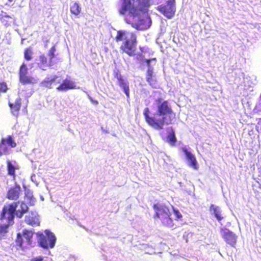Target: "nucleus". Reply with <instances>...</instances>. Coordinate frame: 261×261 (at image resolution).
<instances>
[{
  "label": "nucleus",
  "instance_id": "f257e3e1",
  "mask_svg": "<svg viewBox=\"0 0 261 261\" xmlns=\"http://www.w3.org/2000/svg\"><path fill=\"white\" fill-rule=\"evenodd\" d=\"M138 5L137 0H121L118 12L120 15L125 16L126 22L131 24L133 28L145 30L151 25V21L146 12L138 8Z\"/></svg>",
  "mask_w": 261,
  "mask_h": 261
},
{
  "label": "nucleus",
  "instance_id": "f03ea898",
  "mask_svg": "<svg viewBox=\"0 0 261 261\" xmlns=\"http://www.w3.org/2000/svg\"><path fill=\"white\" fill-rule=\"evenodd\" d=\"M117 42L123 41L120 49L129 56L135 54L136 48V37L135 34L126 31H119L116 37Z\"/></svg>",
  "mask_w": 261,
  "mask_h": 261
},
{
  "label": "nucleus",
  "instance_id": "7ed1b4c3",
  "mask_svg": "<svg viewBox=\"0 0 261 261\" xmlns=\"http://www.w3.org/2000/svg\"><path fill=\"white\" fill-rule=\"evenodd\" d=\"M16 207V204L5 205L1 215L2 219H7L8 224H0V240L8 232V228L9 225L13 224L14 213Z\"/></svg>",
  "mask_w": 261,
  "mask_h": 261
},
{
  "label": "nucleus",
  "instance_id": "20e7f679",
  "mask_svg": "<svg viewBox=\"0 0 261 261\" xmlns=\"http://www.w3.org/2000/svg\"><path fill=\"white\" fill-rule=\"evenodd\" d=\"M153 209L155 217L159 218L164 225L170 227L173 226V221L170 217V213L167 206L164 204L158 203L154 204Z\"/></svg>",
  "mask_w": 261,
  "mask_h": 261
},
{
  "label": "nucleus",
  "instance_id": "39448f33",
  "mask_svg": "<svg viewBox=\"0 0 261 261\" xmlns=\"http://www.w3.org/2000/svg\"><path fill=\"white\" fill-rule=\"evenodd\" d=\"M37 235L40 246L45 249L53 248L55 244L56 238L55 236L48 230H45L44 233L38 232Z\"/></svg>",
  "mask_w": 261,
  "mask_h": 261
},
{
  "label": "nucleus",
  "instance_id": "423d86ee",
  "mask_svg": "<svg viewBox=\"0 0 261 261\" xmlns=\"http://www.w3.org/2000/svg\"><path fill=\"white\" fill-rule=\"evenodd\" d=\"M172 110L171 108L168 106L167 101H164L162 103L158 105V111L156 112V117L157 118H161L162 121L165 120V119H169L170 122L168 123H164L163 124V127L165 124H169L171 123L172 120L170 116H168V115L171 114Z\"/></svg>",
  "mask_w": 261,
  "mask_h": 261
},
{
  "label": "nucleus",
  "instance_id": "0eeeda50",
  "mask_svg": "<svg viewBox=\"0 0 261 261\" xmlns=\"http://www.w3.org/2000/svg\"><path fill=\"white\" fill-rule=\"evenodd\" d=\"M149 109L146 108L144 109L143 114L145 116L146 122L149 125L156 129H161L163 128V124L165 122L168 123L170 122L169 119H165V120L162 121L161 118H157L156 115L153 118L149 116Z\"/></svg>",
  "mask_w": 261,
  "mask_h": 261
},
{
  "label": "nucleus",
  "instance_id": "6e6552de",
  "mask_svg": "<svg viewBox=\"0 0 261 261\" xmlns=\"http://www.w3.org/2000/svg\"><path fill=\"white\" fill-rule=\"evenodd\" d=\"M33 233L32 231L25 230L22 236L18 233L16 242L19 246L22 248H29L33 246L32 238Z\"/></svg>",
  "mask_w": 261,
  "mask_h": 261
},
{
  "label": "nucleus",
  "instance_id": "1a4fd4ad",
  "mask_svg": "<svg viewBox=\"0 0 261 261\" xmlns=\"http://www.w3.org/2000/svg\"><path fill=\"white\" fill-rule=\"evenodd\" d=\"M220 234L226 242L232 247H234L237 236L232 231L225 228H220Z\"/></svg>",
  "mask_w": 261,
  "mask_h": 261
},
{
  "label": "nucleus",
  "instance_id": "9d476101",
  "mask_svg": "<svg viewBox=\"0 0 261 261\" xmlns=\"http://www.w3.org/2000/svg\"><path fill=\"white\" fill-rule=\"evenodd\" d=\"M159 10L166 17L171 18L175 11V1L170 0L168 1L167 5L164 6H160Z\"/></svg>",
  "mask_w": 261,
  "mask_h": 261
},
{
  "label": "nucleus",
  "instance_id": "9b49d317",
  "mask_svg": "<svg viewBox=\"0 0 261 261\" xmlns=\"http://www.w3.org/2000/svg\"><path fill=\"white\" fill-rule=\"evenodd\" d=\"M182 151L185 153L186 155L188 165L195 170L198 169V165L196 161V158L190 151H189L187 148L183 147L182 148Z\"/></svg>",
  "mask_w": 261,
  "mask_h": 261
},
{
  "label": "nucleus",
  "instance_id": "f8f14e48",
  "mask_svg": "<svg viewBox=\"0 0 261 261\" xmlns=\"http://www.w3.org/2000/svg\"><path fill=\"white\" fill-rule=\"evenodd\" d=\"M25 222L32 226H38L40 224V219L36 212H31L25 218Z\"/></svg>",
  "mask_w": 261,
  "mask_h": 261
},
{
  "label": "nucleus",
  "instance_id": "ddd939ff",
  "mask_svg": "<svg viewBox=\"0 0 261 261\" xmlns=\"http://www.w3.org/2000/svg\"><path fill=\"white\" fill-rule=\"evenodd\" d=\"M116 78L118 80L119 86L123 90L127 98H129V88L128 82L127 80L123 79L120 74H117Z\"/></svg>",
  "mask_w": 261,
  "mask_h": 261
},
{
  "label": "nucleus",
  "instance_id": "4468645a",
  "mask_svg": "<svg viewBox=\"0 0 261 261\" xmlns=\"http://www.w3.org/2000/svg\"><path fill=\"white\" fill-rule=\"evenodd\" d=\"M16 204V207L14 212H15V215L19 218H21L24 213H25L28 210V206L27 205L23 202L18 201L17 202H14L12 203L11 205L13 204Z\"/></svg>",
  "mask_w": 261,
  "mask_h": 261
},
{
  "label": "nucleus",
  "instance_id": "2eb2a0df",
  "mask_svg": "<svg viewBox=\"0 0 261 261\" xmlns=\"http://www.w3.org/2000/svg\"><path fill=\"white\" fill-rule=\"evenodd\" d=\"M20 193V187L19 186L11 188L7 193V197L10 200H17Z\"/></svg>",
  "mask_w": 261,
  "mask_h": 261
},
{
  "label": "nucleus",
  "instance_id": "dca6fc26",
  "mask_svg": "<svg viewBox=\"0 0 261 261\" xmlns=\"http://www.w3.org/2000/svg\"><path fill=\"white\" fill-rule=\"evenodd\" d=\"M72 89H76L74 82L67 79L65 80L62 84L57 88L59 91H67Z\"/></svg>",
  "mask_w": 261,
  "mask_h": 261
},
{
  "label": "nucleus",
  "instance_id": "f3484780",
  "mask_svg": "<svg viewBox=\"0 0 261 261\" xmlns=\"http://www.w3.org/2000/svg\"><path fill=\"white\" fill-rule=\"evenodd\" d=\"M145 62L146 63L147 66L148 67V69L146 73V78L154 76L153 75V68L151 64H152V65H154L155 64L156 59L152 58L150 59H145Z\"/></svg>",
  "mask_w": 261,
  "mask_h": 261
},
{
  "label": "nucleus",
  "instance_id": "a211bd4d",
  "mask_svg": "<svg viewBox=\"0 0 261 261\" xmlns=\"http://www.w3.org/2000/svg\"><path fill=\"white\" fill-rule=\"evenodd\" d=\"M9 106L11 110L12 114L17 116L18 115V112L21 106V99L18 98L16 100L14 103H9Z\"/></svg>",
  "mask_w": 261,
  "mask_h": 261
},
{
  "label": "nucleus",
  "instance_id": "6ab92c4d",
  "mask_svg": "<svg viewBox=\"0 0 261 261\" xmlns=\"http://www.w3.org/2000/svg\"><path fill=\"white\" fill-rule=\"evenodd\" d=\"M210 211L214 214L218 221H221L223 219V218L221 215V210L219 206L212 204L210 207Z\"/></svg>",
  "mask_w": 261,
  "mask_h": 261
},
{
  "label": "nucleus",
  "instance_id": "aec40b11",
  "mask_svg": "<svg viewBox=\"0 0 261 261\" xmlns=\"http://www.w3.org/2000/svg\"><path fill=\"white\" fill-rule=\"evenodd\" d=\"M19 80L23 84H34L37 83V80L35 78L27 76V74L20 76Z\"/></svg>",
  "mask_w": 261,
  "mask_h": 261
},
{
  "label": "nucleus",
  "instance_id": "412c9836",
  "mask_svg": "<svg viewBox=\"0 0 261 261\" xmlns=\"http://www.w3.org/2000/svg\"><path fill=\"white\" fill-rule=\"evenodd\" d=\"M57 79V76L56 75H54L51 77H47L46 79L41 83L42 85L44 87L51 88V86L53 83L55 82L56 79Z\"/></svg>",
  "mask_w": 261,
  "mask_h": 261
},
{
  "label": "nucleus",
  "instance_id": "4be33fe9",
  "mask_svg": "<svg viewBox=\"0 0 261 261\" xmlns=\"http://www.w3.org/2000/svg\"><path fill=\"white\" fill-rule=\"evenodd\" d=\"M70 9L71 13L75 16L78 15L81 13V11L80 5L76 2H74L71 5Z\"/></svg>",
  "mask_w": 261,
  "mask_h": 261
},
{
  "label": "nucleus",
  "instance_id": "5701e85b",
  "mask_svg": "<svg viewBox=\"0 0 261 261\" xmlns=\"http://www.w3.org/2000/svg\"><path fill=\"white\" fill-rule=\"evenodd\" d=\"M3 141H4L5 142V144L7 145L10 146L11 147H15L16 145V144L14 141V140L12 139V137L11 136H8L7 138L5 139H2Z\"/></svg>",
  "mask_w": 261,
  "mask_h": 261
},
{
  "label": "nucleus",
  "instance_id": "b1692460",
  "mask_svg": "<svg viewBox=\"0 0 261 261\" xmlns=\"http://www.w3.org/2000/svg\"><path fill=\"white\" fill-rule=\"evenodd\" d=\"M167 140L171 145L174 144L176 141L174 133L172 129L168 136Z\"/></svg>",
  "mask_w": 261,
  "mask_h": 261
},
{
  "label": "nucleus",
  "instance_id": "393cba45",
  "mask_svg": "<svg viewBox=\"0 0 261 261\" xmlns=\"http://www.w3.org/2000/svg\"><path fill=\"white\" fill-rule=\"evenodd\" d=\"M8 153V147L7 145L5 144L4 141L2 140L1 143L0 144V156L3 154H6Z\"/></svg>",
  "mask_w": 261,
  "mask_h": 261
},
{
  "label": "nucleus",
  "instance_id": "a878e982",
  "mask_svg": "<svg viewBox=\"0 0 261 261\" xmlns=\"http://www.w3.org/2000/svg\"><path fill=\"white\" fill-rule=\"evenodd\" d=\"M40 60L42 63V66H41L40 68L43 70H45V67L48 66L47 58L44 55H42L40 57Z\"/></svg>",
  "mask_w": 261,
  "mask_h": 261
},
{
  "label": "nucleus",
  "instance_id": "bb28decb",
  "mask_svg": "<svg viewBox=\"0 0 261 261\" xmlns=\"http://www.w3.org/2000/svg\"><path fill=\"white\" fill-rule=\"evenodd\" d=\"M146 80L152 87L155 88L156 87L157 84L154 76L147 77Z\"/></svg>",
  "mask_w": 261,
  "mask_h": 261
},
{
  "label": "nucleus",
  "instance_id": "cd10ccee",
  "mask_svg": "<svg viewBox=\"0 0 261 261\" xmlns=\"http://www.w3.org/2000/svg\"><path fill=\"white\" fill-rule=\"evenodd\" d=\"M32 51L30 48H27L24 51V58L25 59L29 61L32 59Z\"/></svg>",
  "mask_w": 261,
  "mask_h": 261
},
{
  "label": "nucleus",
  "instance_id": "c85d7f7f",
  "mask_svg": "<svg viewBox=\"0 0 261 261\" xmlns=\"http://www.w3.org/2000/svg\"><path fill=\"white\" fill-rule=\"evenodd\" d=\"M28 72V68L24 64H23L20 68L19 76L26 75Z\"/></svg>",
  "mask_w": 261,
  "mask_h": 261
},
{
  "label": "nucleus",
  "instance_id": "c756f323",
  "mask_svg": "<svg viewBox=\"0 0 261 261\" xmlns=\"http://www.w3.org/2000/svg\"><path fill=\"white\" fill-rule=\"evenodd\" d=\"M55 51V47H52L51 48V49H50L49 50V52L48 53V56L49 57V59H50V62H49V66H52V64H51V60L53 59V58H54V56H55V54H54V53Z\"/></svg>",
  "mask_w": 261,
  "mask_h": 261
},
{
  "label": "nucleus",
  "instance_id": "7c9ffc66",
  "mask_svg": "<svg viewBox=\"0 0 261 261\" xmlns=\"http://www.w3.org/2000/svg\"><path fill=\"white\" fill-rule=\"evenodd\" d=\"M8 170L9 174L13 175L14 174L15 168L10 162H8Z\"/></svg>",
  "mask_w": 261,
  "mask_h": 261
},
{
  "label": "nucleus",
  "instance_id": "2f4dec72",
  "mask_svg": "<svg viewBox=\"0 0 261 261\" xmlns=\"http://www.w3.org/2000/svg\"><path fill=\"white\" fill-rule=\"evenodd\" d=\"M7 89V85L6 84L0 83V92H6Z\"/></svg>",
  "mask_w": 261,
  "mask_h": 261
},
{
  "label": "nucleus",
  "instance_id": "473e14b6",
  "mask_svg": "<svg viewBox=\"0 0 261 261\" xmlns=\"http://www.w3.org/2000/svg\"><path fill=\"white\" fill-rule=\"evenodd\" d=\"M173 211L175 215L176 216L177 218L180 219L182 217V215L178 211V210L175 209L173 208Z\"/></svg>",
  "mask_w": 261,
  "mask_h": 261
},
{
  "label": "nucleus",
  "instance_id": "72a5a7b5",
  "mask_svg": "<svg viewBox=\"0 0 261 261\" xmlns=\"http://www.w3.org/2000/svg\"><path fill=\"white\" fill-rule=\"evenodd\" d=\"M31 261H44V258L41 256L33 257L31 259Z\"/></svg>",
  "mask_w": 261,
  "mask_h": 261
},
{
  "label": "nucleus",
  "instance_id": "f704fd0d",
  "mask_svg": "<svg viewBox=\"0 0 261 261\" xmlns=\"http://www.w3.org/2000/svg\"><path fill=\"white\" fill-rule=\"evenodd\" d=\"M9 2L12 3L15 1V0H8Z\"/></svg>",
  "mask_w": 261,
  "mask_h": 261
},
{
  "label": "nucleus",
  "instance_id": "c9c22d12",
  "mask_svg": "<svg viewBox=\"0 0 261 261\" xmlns=\"http://www.w3.org/2000/svg\"><path fill=\"white\" fill-rule=\"evenodd\" d=\"M95 104H98V102L97 101H95Z\"/></svg>",
  "mask_w": 261,
  "mask_h": 261
},
{
  "label": "nucleus",
  "instance_id": "e433bc0d",
  "mask_svg": "<svg viewBox=\"0 0 261 261\" xmlns=\"http://www.w3.org/2000/svg\"><path fill=\"white\" fill-rule=\"evenodd\" d=\"M41 199H42V200H44L43 197H41Z\"/></svg>",
  "mask_w": 261,
  "mask_h": 261
}]
</instances>
